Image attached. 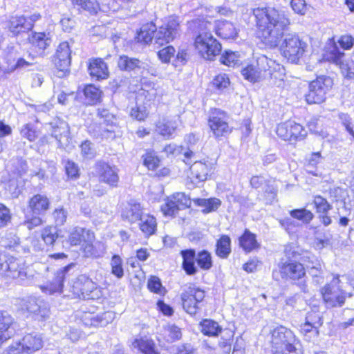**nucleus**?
Masks as SVG:
<instances>
[{"label": "nucleus", "instance_id": "obj_51", "mask_svg": "<svg viewBox=\"0 0 354 354\" xmlns=\"http://www.w3.org/2000/svg\"><path fill=\"white\" fill-rule=\"evenodd\" d=\"M230 83V79L226 74H219L212 81L214 87L219 91H223L227 88Z\"/></svg>", "mask_w": 354, "mask_h": 354}, {"label": "nucleus", "instance_id": "obj_54", "mask_svg": "<svg viewBox=\"0 0 354 354\" xmlns=\"http://www.w3.org/2000/svg\"><path fill=\"white\" fill-rule=\"evenodd\" d=\"M67 216L68 212L63 207L55 208L53 212V217L57 225H63L66 221Z\"/></svg>", "mask_w": 354, "mask_h": 354}, {"label": "nucleus", "instance_id": "obj_5", "mask_svg": "<svg viewBox=\"0 0 354 354\" xmlns=\"http://www.w3.org/2000/svg\"><path fill=\"white\" fill-rule=\"evenodd\" d=\"M332 80L321 75L310 82L306 100L308 104H321L326 100V95L332 86Z\"/></svg>", "mask_w": 354, "mask_h": 354}, {"label": "nucleus", "instance_id": "obj_48", "mask_svg": "<svg viewBox=\"0 0 354 354\" xmlns=\"http://www.w3.org/2000/svg\"><path fill=\"white\" fill-rule=\"evenodd\" d=\"M301 331L308 342L314 341L319 335L318 328H314V326L307 322L301 325Z\"/></svg>", "mask_w": 354, "mask_h": 354}, {"label": "nucleus", "instance_id": "obj_45", "mask_svg": "<svg viewBox=\"0 0 354 354\" xmlns=\"http://www.w3.org/2000/svg\"><path fill=\"white\" fill-rule=\"evenodd\" d=\"M315 246L317 249L322 250L333 244V236L327 232L324 233H318L315 237Z\"/></svg>", "mask_w": 354, "mask_h": 354}, {"label": "nucleus", "instance_id": "obj_23", "mask_svg": "<svg viewBox=\"0 0 354 354\" xmlns=\"http://www.w3.org/2000/svg\"><path fill=\"white\" fill-rule=\"evenodd\" d=\"M27 66L28 62L24 59L17 57L15 53H9L4 57V63L0 65V73L10 74L16 69Z\"/></svg>", "mask_w": 354, "mask_h": 354}, {"label": "nucleus", "instance_id": "obj_57", "mask_svg": "<svg viewBox=\"0 0 354 354\" xmlns=\"http://www.w3.org/2000/svg\"><path fill=\"white\" fill-rule=\"evenodd\" d=\"M175 53L176 50L172 46H167L158 52V56L162 62L167 63L174 57Z\"/></svg>", "mask_w": 354, "mask_h": 354}, {"label": "nucleus", "instance_id": "obj_15", "mask_svg": "<svg viewBox=\"0 0 354 354\" xmlns=\"http://www.w3.org/2000/svg\"><path fill=\"white\" fill-rule=\"evenodd\" d=\"M75 266V263H70L62 269L58 270L53 281L44 286H41L42 292L48 295L61 293L64 288V282L73 274L72 270Z\"/></svg>", "mask_w": 354, "mask_h": 354}, {"label": "nucleus", "instance_id": "obj_3", "mask_svg": "<svg viewBox=\"0 0 354 354\" xmlns=\"http://www.w3.org/2000/svg\"><path fill=\"white\" fill-rule=\"evenodd\" d=\"M297 339L290 329L280 326L271 332V344L274 354H290L296 348Z\"/></svg>", "mask_w": 354, "mask_h": 354}, {"label": "nucleus", "instance_id": "obj_35", "mask_svg": "<svg viewBox=\"0 0 354 354\" xmlns=\"http://www.w3.org/2000/svg\"><path fill=\"white\" fill-rule=\"evenodd\" d=\"M143 215L140 205L136 203H129L128 207L122 214V217L131 223H135L139 221Z\"/></svg>", "mask_w": 354, "mask_h": 354}, {"label": "nucleus", "instance_id": "obj_61", "mask_svg": "<svg viewBox=\"0 0 354 354\" xmlns=\"http://www.w3.org/2000/svg\"><path fill=\"white\" fill-rule=\"evenodd\" d=\"M148 288L155 293L161 294L162 292V287L160 280L157 277H151L148 281Z\"/></svg>", "mask_w": 354, "mask_h": 354}, {"label": "nucleus", "instance_id": "obj_59", "mask_svg": "<svg viewBox=\"0 0 354 354\" xmlns=\"http://www.w3.org/2000/svg\"><path fill=\"white\" fill-rule=\"evenodd\" d=\"M10 209L3 204L0 203V228L6 226L10 221Z\"/></svg>", "mask_w": 354, "mask_h": 354}, {"label": "nucleus", "instance_id": "obj_1", "mask_svg": "<svg viewBox=\"0 0 354 354\" xmlns=\"http://www.w3.org/2000/svg\"><path fill=\"white\" fill-rule=\"evenodd\" d=\"M252 12L264 42L270 47L277 46L290 24L287 14L272 7H258Z\"/></svg>", "mask_w": 354, "mask_h": 354}, {"label": "nucleus", "instance_id": "obj_36", "mask_svg": "<svg viewBox=\"0 0 354 354\" xmlns=\"http://www.w3.org/2000/svg\"><path fill=\"white\" fill-rule=\"evenodd\" d=\"M231 240L227 235H222L217 241L216 254L222 259H226L231 252Z\"/></svg>", "mask_w": 354, "mask_h": 354}, {"label": "nucleus", "instance_id": "obj_52", "mask_svg": "<svg viewBox=\"0 0 354 354\" xmlns=\"http://www.w3.org/2000/svg\"><path fill=\"white\" fill-rule=\"evenodd\" d=\"M42 214H26L24 225L28 230H32L35 227H38L43 223V220L40 217Z\"/></svg>", "mask_w": 354, "mask_h": 354}, {"label": "nucleus", "instance_id": "obj_55", "mask_svg": "<svg viewBox=\"0 0 354 354\" xmlns=\"http://www.w3.org/2000/svg\"><path fill=\"white\" fill-rule=\"evenodd\" d=\"M64 168L66 175L71 178H77L79 176V167L74 162L66 160H64Z\"/></svg>", "mask_w": 354, "mask_h": 354}, {"label": "nucleus", "instance_id": "obj_12", "mask_svg": "<svg viewBox=\"0 0 354 354\" xmlns=\"http://www.w3.org/2000/svg\"><path fill=\"white\" fill-rule=\"evenodd\" d=\"M227 115L222 110L215 109L209 117L208 125L216 138L226 136L232 131L227 122Z\"/></svg>", "mask_w": 354, "mask_h": 354}, {"label": "nucleus", "instance_id": "obj_53", "mask_svg": "<svg viewBox=\"0 0 354 354\" xmlns=\"http://www.w3.org/2000/svg\"><path fill=\"white\" fill-rule=\"evenodd\" d=\"M88 84L80 86L77 91L75 100L77 104L87 105L88 96Z\"/></svg>", "mask_w": 354, "mask_h": 354}, {"label": "nucleus", "instance_id": "obj_14", "mask_svg": "<svg viewBox=\"0 0 354 354\" xmlns=\"http://www.w3.org/2000/svg\"><path fill=\"white\" fill-rule=\"evenodd\" d=\"M276 133L277 136L286 141H295L304 138L306 135L303 127L292 120H288L278 124Z\"/></svg>", "mask_w": 354, "mask_h": 354}, {"label": "nucleus", "instance_id": "obj_18", "mask_svg": "<svg viewBox=\"0 0 354 354\" xmlns=\"http://www.w3.org/2000/svg\"><path fill=\"white\" fill-rule=\"evenodd\" d=\"M26 310L32 315L35 319L45 321L50 315L48 303L42 299L31 297L26 301Z\"/></svg>", "mask_w": 354, "mask_h": 354}, {"label": "nucleus", "instance_id": "obj_19", "mask_svg": "<svg viewBox=\"0 0 354 354\" xmlns=\"http://www.w3.org/2000/svg\"><path fill=\"white\" fill-rule=\"evenodd\" d=\"M50 207V198L44 194H36L28 202L30 214L45 215Z\"/></svg>", "mask_w": 354, "mask_h": 354}, {"label": "nucleus", "instance_id": "obj_26", "mask_svg": "<svg viewBox=\"0 0 354 354\" xmlns=\"http://www.w3.org/2000/svg\"><path fill=\"white\" fill-rule=\"evenodd\" d=\"M215 31L216 35L224 39H235L238 37V30L234 25L227 21L216 22Z\"/></svg>", "mask_w": 354, "mask_h": 354}, {"label": "nucleus", "instance_id": "obj_7", "mask_svg": "<svg viewBox=\"0 0 354 354\" xmlns=\"http://www.w3.org/2000/svg\"><path fill=\"white\" fill-rule=\"evenodd\" d=\"M270 59L265 55L259 56L255 63L243 68L241 73L245 80L251 82H257L266 80L267 70L269 68Z\"/></svg>", "mask_w": 354, "mask_h": 354}, {"label": "nucleus", "instance_id": "obj_34", "mask_svg": "<svg viewBox=\"0 0 354 354\" xmlns=\"http://www.w3.org/2000/svg\"><path fill=\"white\" fill-rule=\"evenodd\" d=\"M139 221H140V229L146 236H149L156 232L157 223L154 216L144 214Z\"/></svg>", "mask_w": 354, "mask_h": 354}, {"label": "nucleus", "instance_id": "obj_21", "mask_svg": "<svg viewBox=\"0 0 354 354\" xmlns=\"http://www.w3.org/2000/svg\"><path fill=\"white\" fill-rule=\"evenodd\" d=\"M32 49L39 56L45 55V50L50 46L51 39L49 33L32 32L28 37Z\"/></svg>", "mask_w": 354, "mask_h": 354}, {"label": "nucleus", "instance_id": "obj_44", "mask_svg": "<svg viewBox=\"0 0 354 354\" xmlns=\"http://www.w3.org/2000/svg\"><path fill=\"white\" fill-rule=\"evenodd\" d=\"M290 214L292 218L301 221L304 223H309L314 217L313 214L305 208L293 209L290 211Z\"/></svg>", "mask_w": 354, "mask_h": 354}, {"label": "nucleus", "instance_id": "obj_43", "mask_svg": "<svg viewBox=\"0 0 354 354\" xmlns=\"http://www.w3.org/2000/svg\"><path fill=\"white\" fill-rule=\"evenodd\" d=\"M113 319L111 312H105L101 315L90 317V325L104 326Z\"/></svg>", "mask_w": 354, "mask_h": 354}, {"label": "nucleus", "instance_id": "obj_29", "mask_svg": "<svg viewBox=\"0 0 354 354\" xmlns=\"http://www.w3.org/2000/svg\"><path fill=\"white\" fill-rule=\"evenodd\" d=\"M183 257V268L185 272L189 275H193L197 272V268L195 266L196 255L194 250H185L180 252Z\"/></svg>", "mask_w": 354, "mask_h": 354}, {"label": "nucleus", "instance_id": "obj_30", "mask_svg": "<svg viewBox=\"0 0 354 354\" xmlns=\"http://www.w3.org/2000/svg\"><path fill=\"white\" fill-rule=\"evenodd\" d=\"M212 167L201 161H195L190 167L192 178L196 179L198 182L207 180Z\"/></svg>", "mask_w": 354, "mask_h": 354}, {"label": "nucleus", "instance_id": "obj_6", "mask_svg": "<svg viewBox=\"0 0 354 354\" xmlns=\"http://www.w3.org/2000/svg\"><path fill=\"white\" fill-rule=\"evenodd\" d=\"M307 45L295 33L285 35L281 45V51L284 57L292 62H296L303 55Z\"/></svg>", "mask_w": 354, "mask_h": 354}, {"label": "nucleus", "instance_id": "obj_4", "mask_svg": "<svg viewBox=\"0 0 354 354\" xmlns=\"http://www.w3.org/2000/svg\"><path fill=\"white\" fill-rule=\"evenodd\" d=\"M196 49L206 59H213L221 51V44L209 32H202L196 37L194 41Z\"/></svg>", "mask_w": 354, "mask_h": 354}, {"label": "nucleus", "instance_id": "obj_2", "mask_svg": "<svg viewBox=\"0 0 354 354\" xmlns=\"http://www.w3.org/2000/svg\"><path fill=\"white\" fill-rule=\"evenodd\" d=\"M180 35V21L177 17L171 16L161 26L156 28L153 22L142 26L138 32V42L144 44L151 43L154 39V44L162 46L172 41Z\"/></svg>", "mask_w": 354, "mask_h": 354}, {"label": "nucleus", "instance_id": "obj_41", "mask_svg": "<svg viewBox=\"0 0 354 354\" xmlns=\"http://www.w3.org/2000/svg\"><path fill=\"white\" fill-rule=\"evenodd\" d=\"M196 261L198 266L204 270H208L212 267V260L211 254L203 250L196 254Z\"/></svg>", "mask_w": 354, "mask_h": 354}, {"label": "nucleus", "instance_id": "obj_16", "mask_svg": "<svg viewBox=\"0 0 354 354\" xmlns=\"http://www.w3.org/2000/svg\"><path fill=\"white\" fill-rule=\"evenodd\" d=\"M118 169L115 166H111L104 161L95 163L92 171L99 180L111 187H116L119 180Z\"/></svg>", "mask_w": 354, "mask_h": 354}, {"label": "nucleus", "instance_id": "obj_58", "mask_svg": "<svg viewBox=\"0 0 354 354\" xmlns=\"http://www.w3.org/2000/svg\"><path fill=\"white\" fill-rule=\"evenodd\" d=\"M106 251V247L104 244L100 241L95 242L92 244L90 248V254L95 257H102Z\"/></svg>", "mask_w": 354, "mask_h": 354}, {"label": "nucleus", "instance_id": "obj_50", "mask_svg": "<svg viewBox=\"0 0 354 354\" xmlns=\"http://www.w3.org/2000/svg\"><path fill=\"white\" fill-rule=\"evenodd\" d=\"M313 203L318 213L327 214L332 208L327 200L319 195L314 197Z\"/></svg>", "mask_w": 354, "mask_h": 354}, {"label": "nucleus", "instance_id": "obj_46", "mask_svg": "<svg viewBox=\"0 0 354 354\" xmlns=\"http://www.w3.org/2000/svg\"><path fill=\"white\" fill-rule=\"evenodd\" d=\"M220 61L222 64L228 66H235L239 64V55L230 50L225 51L221 57Z\"/></svg>", "mask_w": 354, "mask_h": 354}, {"label": "nucleus", "instance_id": "obj_11", "mask_svg": "<svg viewBox=\"0 0 354 354\" xmlns=\"http://www.w3.org/2000/svg\"><path fill=\"white\" fill-rule=\"evenodd\" d=\"M49 126L50 127L51 135L56 139L59 147L70 150L73 145L67 122L59 119H55L49 124Z\"/></svg>", "mask_w": 354, "mask_h": 354}, {"label": "nucleus", "instance_id": "obj_40", "mask_svg": "<svg viewBox=\"0 0 354 354\" xmlns=\"http://www.w3.org/2000/svg\"><path fill=\"white\" fill-rule=\"evenodd\" d=\"M133 346L138 348L144 354H157L154 349V344L151 339H139L133 342Z\"/></svg>", "mask_w": 354, "mask_h": 354}, {"label": "nucleus", "instance_id": "obj_32", "mask_svg": "<svg viewBox=\"0 0 354 354\" xmlns=\"http://www.w3.org/2000/svg\"><path fill=\"white\" fill-rule=\"evenodd\" d=\"M143 63L137 58L121 55L118 60V68L124 71H131L142 67Z\"/></svg>", "mask_w": 354, "mask_h": 354}, {"label": "nucleus", "instance_id": "obj_37", "mask_svg": "<svg viewBox=\"0 0 354 354\" xmlns=\"http://www.w3.org/2000/svg\"><path fill=\"white\" fill-rule=\"evenodd\" d=\"M88 277L82 274L77 278L73 286V292L80 298L85 299L88 295Z\"/></svg>", "mask_w": 354, "mask_h": 354}, {"label": "nucleus", "instance_id": "obj_49", "mask_svg": "<svg viewBox=\"0 0 354 354\" xmlns=\"http://www.w3.org/2000/svg\"><path fill=\"white\" fill-rule=\"evenodd\" d=\"M111 273L120 279L124 275V270L122 268V259L119 255H113L111 261Z\"/></svg>", "mask_w": 354, "mask_h": 354}, {"label": "nucleus", "instance_id": "obj_28", "mask_svg": "<svg viewBox=\"0 0 354 354\" xmlns=\"http://www.w3.org/2000/svg\"><path fill=\"white\" fill-rule=\"evenodd\" d=\"M239 245L245 252H250L260 248V244L257 241L256 235L248 229L240 236Z\"/></svg>", "mask_w": 354, "mask_h": 354}, {"label": "nucleus", "instance_id": "obj_47", "mask_svg": "<svg viewBox=\"0 0 354 354\" xmlns=\"http://www.w3.org/2000/svg\"><path fill=\"white\" fill-rule=\"evenodd\" d=\"M85 230L82 227H75L68 236V241L72 245H80L84 240Z\"/></svg>", "mask_w": 354, "mask_h": 354}, {"label": "nucleus", "instance_id": "obj_60", "mask_svg": "<svg viewBox=\"0 0 354 354\" xmlns=\"http://www.w3.org/2000/svg\"><path fill=\"white\" fill-rule=\"evenodd\" d=\"M306 322L312 324L314 328H318L323 323L320 314L317 312L308 313L306 317Z\"/></svg>", "mask_w": 354, "mask_h": 354}, {"label": "nucleus", "instance_id": "obj_56", "mask_svg": "<svg viewBox=\"0 0 354 354\" xmlns=\"http://www.w3.org/2000/svg\"><path fill=\"white\" fill-rule=\"evenodd\" d=\"M20 133L22 137L32 142L37 138V133L32 125L30 124H24L21 129Z\"/></svg>", "mask_w": 354, "mask_h": 354}, {"label": "nucleus", "instance_id": "obj_39", "mask_svg": "<svg viewBox=\"0 0 354 354\" xmlns=\"http://www.w3.org/2000/svg\"><path fill=\"white\" fill-rule=\"evenodd\" d=\"M201 326L202 333L208 336H217L222 330L218 324L212 319H204Z\"/></svg>", "mask_w": 354, "mask_h": 354}, {"label": "nucleus", "instance_id": "obj_63", "mask_svg": "<svg viewBox=\"0 0 354 354\" xmlns=\"http://www.w3.org/2000/svg\"><path fill=\"white\" fill-rule=\"evenodd\" d=\"M147 115L148 113L144 106H137L131 109V116L138 120H144Z\"/></svg>", "mask_w": 354, "mask_h": 354}, {"label": "nucleus", "instance_id": "obj_64", "mask_svg": "<svg viewBox=\"0 0 354 354\" xmlns=\"http://www.w3.org/2000/svg\"><path fill=\"white\" fill-rule=\"evenodd\" d=\"M2 354H26L19 343L16 342L3 350Z\"/></svg>", "mask_w": 354, "mask_h": 354}, {"label": "nucleus", "instance_id": "obj_10", "mask_svg": "<svg viewBox=\"0 0 354 354\" xmlns=\"http://www.w3.org/2000/svg\"><path fill=\"white\" fill-rule=\"evenodd\" d=\"M191 200L184 193H176L167 197L161 205V211L165 216H175L180 210L189 207Z\"/></svg>", "mask_w": 354, "mask_h": 354}, {"label": "nucleus", "instance_id": "obj_8", "mask_svg": "<svg viewBox=\"0 0 354 354\" xmlns=\"http://www.w3.org/2000/svg\"><path fill=\"white\" fill-rule=\"evenodd\" d=\"M205 297V292L194 285H189L185 288L181 294L183 309L190 315H196L198 306Z\"/></svg>", "mask_w": 354, "mask_h": 354}, {"label": "nucleus", "instance_id": "obj_20", "mask_svg": "<svg viewBox=\"0 0 354 354\" xmlns=\"http://www.w3.org/2000/svg\"><path fill=\"white\" fill-rule=\"evenodd\" d=\"M266 73V80H268L270 84L279 88L284 86L285 69L283 66L270 59Z\"/></svg>", "mask_w": 354, "mask_h": 354}, {"label": "nucleus", "instance_id": "obj_42", "mask_svg": "<svg viewBox=\"0 0 354 354\" xmlns=\"http://www.w3.org/2000/svg\"><path fill=\"white\" fill-rule=\"evenodd\" d=\"M41 236L46 245H52L58 238L57 230L54 226H47L42 230Z\"/></svg>", "mask_w": 354, "mask_h": 354}, {"label": "nucleus", "instance_id": "obj_9", "mask_svg": "<svg viewBox=\"0 0 354 354\" xmlns=\"http://www.w3.org/2000/svg\"><path fill=\"white\" fill-rule=\"evenodd\" d=\"M338 281V278L334 279L332 283L326 285L322 290L323 299L328 307H341L344 304L346 298L352 296L337 286Z\"/></svg>", "mask_w": 354, "mask_h": 354}, {"label": "nucleus", "instance_id": "obj_62", "mask_svg": "<svg viewBox=\"0 0 354 354\" xmlns=\"http://www.w3.org/2000/svg\"><path fill=\"white\" fill-rule=\"evenodd\" d=\"M290 6L295 12L304 15L306 11V4L305 0H291Z\"/></svg>", "mask_w": 354, "mask_h": 354}, {"label": "nucleus", "instance_id": "obj_22", "mask_svg": "<svg viewBox=\"0 0 354 354\" xmlns=\"http://www.w3.org/2000/svg\"><path fill=\"white\" fill-rule=\"evenodd\" d=\"M26 354H32L40 350L44 345L43 339L36 333L26 334L19 341Z\"/></svg>", "mask_w": 354, "mask_h": 354}, {"label": "nucleus", "instance_id": "obj_17", "mask_svg": "<svg viewBox=\"0 0 354 354\" xmlns=\"http://www.w3.org/2000/svg\"><path fill=\"white\" fill-rule=\"evenodd\" d=\"M281 277L285 279L299 280L306 275L304 265L299 262L288 261L279 266Z\"/></svg>", "mask_w": 354, "mask_h": 354}, {"label": "nucleus", "instance_id": "obj_24", "mask_svg": "<svg viewBox=\"0 0 354 354\" xmlns=\"http://www.w3.org/2000/svg\"><path fill=\"white\" fill-rule=\"evenodd\" d=\"M13 317L6 311L0 310V344L12 337L14 329Z\"/></svg>", "mask_w": 354, "mask_h": 354}, {"label": "nucleus", "instance_id": "obj_33", "mask_svg": "<svg viewBox=\"0 0 354 354\" xmlns=\"http://www.w3.org/2000/svg\"><path fill=\"white\" fill-rule=\"evenodd\" d=\"M185 140L189 145L188 149L183 153L186 164H189V160L195 156L198 151L199 147L197 145L199 141V137L194 133H189L186 136Z\"/></svg>", "mask_w": 354, "mask_h": 354}, {"label": "nucleus", "instance_id": "obj_27", "mask_svg": "<svg viewBox=\"0 0 354 354\" xmlns=\"http://www.w3.org/2000/svg\"><path fill=\"white\" fill-rule=\"evenodd\" d=\"M109 74L108 66L102 59L95 58L90 62V76L99 80L108 78Z\"/></svg>", "mask_w": 354, "mask_h": 354}, {"label": "nucleus", "instance_id": "obj_38", "mask_svg": "<svg viewBox=\"0 0 354 354\" xmlns=\"http://www.w3.org/2000/svg\"><path fill=\"white\" fill-rule=\"evenodd\" d=\"M194 202L198 206L204 207L203 212L209 213L216 211L221 205V201L216 198H194Z\"/></svg>", "mask_w": 354, "mask_h": 354}, {"label": "nucleus", "instance_id": "obj_13", "mask_svg": "<svg viewBox=\"0 0 354 354\" xmlns=\"http://www.w3.org/2000/svg\"><path fill=\"white\" fill-rule=\"evenodd\" d=\"M71 50L68 42H62L57 47L53 62L57 69V75L64 77L69 73Z\"/></svg>", "mask_w": 354, "mask_h": 354}, {"label": "nucleus", "instance_id": "obj_31", "mask_svg": "<svg viewBox=\"0 0 354 354\" xmlns=\"http://www.w3.org/2000/svg\"><path fill=\"white\" fill-rule=\"evenodd\" d=\"M177 127L178 124L176 120L163 119L158 122L156 131L159 134L169 138L174 134Z\"/></svg>", "mask_w": 354, "mask_h": 354}, {"label": "nucleus", "instance_id": "obj_25", "mask_svg": "<svg viewBox=\"0 0 354 354\" xmlns=\"http://www.w3.org/2000/svg\"><path fill=\"white\" fill-rule=\"evenodd\" d=\"M8 28L13 35H17L30 30L33 24L24 16H12L8 21Z\"/></svg>", "mask_w": 354, "mask_h": 354}]
</instances>
